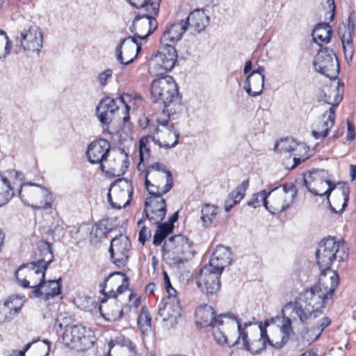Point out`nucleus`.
Returning a JSON list of instances; mask_svg holds the SVG:
<instances>
[{"label": "nucleus", "mask_w": 356, "mask_h": 356, "mask_svg": "<svg viewBox=\"0 0 356 356\" xmlns=\"http://www.w3.org/2000/svg\"><path fill=\"white\" fill-rule=\"evenodd\" d=\"M36 261L22 264L15 272L17 282L24 288H32L34 297L44 300L47 306H51L49 311L56 309L58 303L54 300L61 293L62 280L45 281V273L49 265L53 262L54 254L51 244L42 241L35 252Z\"/></svg>", "instance_id": "f257e3e1"}, {"label": "nucleus", "mask_w": 356, "mask_h": 356, "mask_svg": "<svg viewBox=\"0 0 356 356\" xmlns=\"http://www.w3.org/2000/svg\"><path fill=\"white\" fill-rule=\"evenodd\" d=\"M151 230L146 226H143L139 232L138 241L141 244L144 245L151 238Z\"/></svg>", "instance_id": "864d4df0"}, {"label": "nucleus", "mask_w": 356, "mask_h": 356, "mask_svg": "<svg viewBox=\"0 0 356 356\" xmlns=\"http://www.w3.org/2000/svg\"><path fill=\"white\" fill-rule=\"evenodd\" d=\"M165 289L168 293V296L165 298L172 299V298H174L175 299H178L177 298V291L172 286H170L169 288H165Z\"/></svg>", "instance_id": "0e129e2a"}, {"label": "nucleus", "mask_w": 356, "mask_h": 356, "mask_svg": "<svg viewBox=\"0 0 356 356\" xmlns=\"http://www.w3.org/2000/svg\"><path fill=\"white\" fill-rule=\"evenodd\" d=\"M20 42L25 51H40L43 44L40 28L35 24H28L20 33Z\"/></svg>", "instance_id": "aec40b11"}, {"label": "nucleus", "mask_w": 356, "mask_h": 356, "mask_svg": "<svg viewBox=\"0 0 356 356\" xmlns=\"http://www.w3.org/2000/svg\"><path fill=\"white\" fill-rule=\"evenodd\" d=\"M289 339V338L284 336H282L280 341H277L275 343H273L272 341H270V343H268V344L270 346L273 347L274 348L279 350L282 348L287 343Z\"/></svg>", "instance_id": "6e6d98bb"}, {"label": "nucleus", "mask_w": 356, "mask_h": 356, "mask_svg": "<svg viewBox=\"0 0 356 356\" xmlns=\"http://www.w3.org/2000/svg\"><path fill=\"white\" fill-rule=\"evenodd\" d=\"M108 298L104 296L99 306V310L102 316L106 321L110 322L120 320L123 316V309L116 300L104 305V304L106 303Z\"/></svg>", "instance_id": "7c9ffc66"}, {"label": "nucleus", "mask_w": 356, "mask_h": 356, "mask_svg": "<svg viewBox=\"0 0 356 356\" xmlns=\"http://www.w3.org/2000/svg\"><path fill=\"white\" fill-rule=\"evenodd\" d=\"M254 74L260 76L265 79L264 68L261 66H259L257 69L254 70L248 76H252Z\"/></svg>", "instance_id": "e2e57ef3"}, {"label": "nucleus", "mask_w": 356, "mask_h": 356, "mask_svg": "<svg viewBox=\"0 0 356 356\" xmlns=\"http://www.w3.org/2000/svg\"><path fill=\"white\" fill-rule=\"evenodd\" d=\"M0 179L6 187V190L4 193L0 194V207H2L6 204L13 197L14 195V191L10 186V181L6 177L0 174Z\"/></svg>", "instance_id": "c03bdc74"}, {"label": "nucleus", "mask_w": 356, "mask_h": 356, "mask_svg": "<svg viewBox=\"0 0 356 356\" xmlns=\"http://www.w3.org/2000/svg\"><path fill=\"white\" fill-rule=\"evenodd\" d=\"M163 250L169 254L175 264H183L194 254L192 243L186 236L179 234L170 237L165 241Z\"/></svg>", "instance_id": "6e6552de"}, {"label": "nucleus", "mask_w": 356, "mask_h": 356, "mask_svg": "<svg viewBox=\"0 0 356 356\" xmlns=\"http://www.w3.org/2000/svg\"><path fill=\"white\" fill-rule=\"evenodd\" d=\"M188 29V22H184V19L179 20L165 27L162 36L160 38L161 44H175L179 41L184 33Z\"/></svg>", "instance_id": "b1692460"}, {"label": "nucleus", "mask_w": 356, "mask_h": 356, "mask_svg": "<svg viewBox=\"0 0 356 356\" xmlns=\"http://www.w3.org/2000/svg\"><path fill=\"white\" fill-rule=\"evenodd\" d=\"M132 195L131 182L127 179L120 178L111 185L107 197L113 208L120 209L130 204Z\"/></svg>", "instance_id": "9d476101"}, {"label": "nucleus", "mask_w": 356, "mask_h": 356, "mask_svg": "<svg viewBox=\"0 0 356 356\" xmlns=\"http://www.w3.org/2000/svg\"><path fill=\"white\" fill-rule=\"evenodd\" d=\"M151 321L152 318L147 308L143 306L138 318V325L143 332L151 329Z\"/></svg>", "instance_id": "37998d69"}, {"label": "nucleus", "mask_w": 356, "mask_h": 356, "mask_svg": "<svg viewBox=\"0 0 356 356\" xmlns=\"http://www.w3.org/2000/svg\"><path fill=\"white\" fill-rule=\"evenodd\" d=\"M260 334L259 339L264 341L266 343H270V339L268 337L267 331L265 327H263L261 324L259 325Z\"/></svg>", "instance_id": "052dcab7"}, {"label": "nucleus", "mask_w": 356, "mask_h": 356, "mask_svg": "<svg viewBox=\"0 0 356 356\" xmlns=\"http://www.w3.org/2000/svg\"><path fill=\"white\" fill-rule=\"evenodd\" d=\"M331 320L328 317L323 318L312 328L309 330L303 336L304 339L310 344L316 341L321 336L323 331L330 325Z\"/></svg>", "instance_id": "58836bf2"}, {"label": "nucleus", "mask_w": 356, "mask_h": 356, "mask_svg": "<svg viewBox=\"0 0 356 356\" xmlns=\"http://www.w3.org/2000/svg\"><path fill=\"white\" fill-rule=\"evenodd\" d=\"M163 298L159 305L158 314L163 321H170V324L177 323V319L181 314V305L179 299L174 298Z\"/></svg>", "instance_id": "393cba45"}, {"label": "nucleus", "mask_w": 356, "mask_h": 356, "mask_svg": "<svg viewBox=\"0 0 356 356\" xmlns=\"http://www.w3.org/2000/svg\"><path fill=\"white\" fill-rule=\"evenodd\" d=\"M177 59V53L175 46L161 44L159 50L150 61L149 71L155 76L162 75L174 67Z\"/></svg>", "instance_id": "1a4fd4ad"}, {"label": "nucleus", "mask_w": 356, "mask_h": 356, "mask_svg": "<svg viewBox=\"0 0 356 356\" xmlns=\"http://www.w3.org/2000/svg\"><path fill=\"white\" fill-rule=\"evenodd\" d=\"M221 274L220 271L212 270L211 266H203L196 276L197 287L207 296L216 294L220 288Z\"/></svg>", "instance_id": "2eb2a0df"}, {"label": "nucleus", "mask_w": 356, "mask_h": 356, "mask_svg": "<svg viewBox=\"0 0 356 356\" xmlns=\"http://www.w3.org/2000/svg\"><path fill=\"white\" fill-rule=\"evenodd\" d=\"M145 185L149 194H166L174 186L172 172L163 163H152L146 169Z\"/></svg>", "instance_id": "7ed1b4c3"}, {"label": "nucleus", "mask_w": 356, "mask_h": 356, "mask_svg": "<svg viewBox=\"0 0 356 356\" xmlns=\"http://www.w3.org/2000/svg\"><path fill=\"white\" fill-rule=\"evenodd\" d=\"M302 149H305L304 144L296 142L293 138H286L281 139L275 145V151L280 152L281 153H291L293 155H294L293 159V164L291 168V169L298 165L301 161L306 160L307 157H298V156L300 155L298 152H300Z\"/></svg>", "instance_id": "cd10ccee"}, {"label": "nucleus", "mask_w": 356, "mask_h": 356, "mask_svg": "<svg viewBox=\"0 0 356 356\" xmlns=\"http://www.w3.org/2000/svg\"><path fill=\"white\" fill-rule=\"evenodd\" d=\"M22 305V299L10 296L8 300L5 301L2 305H0V322L10 320L13 314L15 315L19 312Z\"/></svg>", "instance_id": "72a5a7b5"}, {"label": "nucleus", "mask_w": 356, "mask_h": 356, "mask_svg": "<svg viewBox=\"0 0 356 356\" xmlns=\"http://www.w3.org/2000/svg\"><path fill=\"white\" fill-rule=\"evenodd\" d=\"M336 115L335 109L330 107V109L323 115V119L316 126V128L312 130V135L316 139H321L326 137L328 134L330 129L334 124Z\"/></svg>", "instance_id": "2f4dec72"}, {"label": "nucleus", "mask_w": 356, "mask_h": 356, "mask_svg": "<svg viewBox=\"0 0 356 356\" xmlns=\"http://www.w3.org/2000/svg\"><path fill=\"white\" fill-rule=\"evenodd\" d=\"M332 34V29L328 24L319 23L315 26L312 32V37L314 40L321 47H323L321 43L330 42Z\"/></svg>", "instance_id": "4c0bfd02"}, {"label": "nucleus", "mask_w": 356, "mask_h": 356, "mask_svg": "<svg viewBox=\"0 0 356 356\" xmlns=\"http://www.w3.org/2000/svg\"><path fill=\"white\" fill-rule=\"evenodd\" d=\"M217 215V207L215 205L206 204L202 209L201 220L204 226L212 223L213 219Z\"/></svg>", "instance_id": "a19ab883"}, {"label": "nucleus", "mask_w": 356, "mask_h": 356, "mask_svg": "<svg viewBox=\"0 0 356 356\" xmlns=\"http://www.w3.org/2000/svg\"><path fill=\"white\" fill-rule=\"evenodd\" d=\"M320 97H321V100L323 101L325 103H327L328 104H332V107H333V108L334 106H337L341 100V98H340L339 99H336L335 104L332 103L330 100V97H327V94L325 92H324L323 91H322V94H321Z\"/></svg>", "instance_id": "13d9d810"}, {"label": "nucleus", "mask_w": 356, "mask_h": 356, "mask_svg": "<svg viewBox=\"0 0 356 356\" xmlns=\"http://www.w3.org/2000/svg\"><path fill=\"white\" fill-rule=\"evenodd\" d=\"M119 106L116 101L110 97L102 99L96 108V115L101 123L108 125L113 120Z\"/></svg>", "instance_id": "c85d7f7f"}, {"label": "nucleus", "mask_w": 356, "mask_h": 356, "mask_svg": "<svg viewBox=\"0 0 356 356\" xmlns=\"http://www.w3.org/2000/svg\"><path fill=\"white\" fill-rule=\"evenodd\" d=\"M158 27L155 15L149 14L137 15L130 28L131 33H135L136 39H146Z\"/></svg>", "instance_id": "6ab92c4d"}, {"label": "nucleus", "mask_w": 356, "mask_h": 356, "mask_svg": "<svg viewBox=\"0 0 356 356\" xmlns=\"http://www.w3.org/2000/svg\"><path fill=\"white\" fill-rule=\"evenodd\" d=\"M261 202H263V200L261 197V192H259L252 195L251 200L248 202V205L253 208H257L260 207Z\"/></svg>", "instance_id": "5fc2aeb1"}, {"label": "nucleus", "mask_w": 356, "mask_h": 356, "mask_svg": "<svg viewBox=\"0 0 356 356\" xmlns=\"http://www.w3.org/2000/svg\"><path fill=\"white\" fill-rule=\"evenodd\" d=\"M110 143L106 139L92 141L88 147L86 156L91 163H100L105 161L110 152Z\"/></svg>", "instance_id": "a878e982"}, {"label": "nucleus", "mask_w": 356, "mask_h": 356, "mask_svg": "<svg viewBox=\"0 0 356 356\" xmlns=\"http://www.w3.org/2000/svg\"><path fill=\"white\" fill-rule=\"evenodd\" d=\"M347 129L348 133L346 136L347 140H352L355 138L356 136V132L355 131V127L353 124H351L349 120L347 121Z\"/></svg>", "instance_id": "4d7b16f0"}, {"label": "nucleus", "mask_w": 356, "mask_h": 356, "mask_svg": "<svg viewBox=\"0 0 356 356\" xmlns=\"http://www.w3.org/2000/svg\"><path fill=\"white\" fill-rule=\"evenodd\" d=\"M266 345L267 343L258 338L249 342L245 349L252 355H259L266 349Z\"/></svg>", "instance_id": "a18cd8bd"}, {"label": "nucleus", "mask_w": 356, "mask_h": 356, "mask_svg": "<svg viewBox=\"0 0 356 356\" xmlns=\"http://www.w3.org/2000/svg\"><path fill=\"white\" fill-rule=\"evenodd\" d=\"M278 193H284V197H286V199L291 200V202H293L296 195L297 191L293 184L286 183L282 185V191Z\"/></svg>", "instance_id": "09e8293b"}, {"label": "nucleus", "mask_w": 356, "mask_h": 356, "mask_svg": "<svg viewBox=\"0 0 356 356\" xmlns=\"http://www.w3.org/2000/svg\"><path fill=\"white\" fill-rule=\"evenodd\" d=\"M327 3L328 4L330 10L332 11L331 19H332L334 18L336 9L334 0H327Z\"/></svg>", "instance_id": "774afa93"}, {"label": "nucleus", "mask_w": 356, "mask_h": 356, "mask_svg": "<svg viewBox=\"0 0 356 356\" xmlns=\"http://www.w3.org/2000/svg\"><path fill=\"white\" fill-rule=\"evenodd\" d=\"M195 316L197 323L200 324L202 327H216L223 325V317H228V314H220L216 316L213 308L208 305L200 306L195 311Z\"/></svg>", "instance_id": "5701e85b"}, {"label": "nucleus", "mask_w": 356, "mask_h": 356, "mask_svg": "<svg viewBox=\"0 0 356 356\" xmlns=\"http://www.w3.org/2000/svg\"><path fill=\"white\" fill-rule=\"evenodd\" d=\"M287 311H291L292 314H295L302 324L321 315L318 309H314L300 297L296 299L294 302H289L283 307V312Z\"/></svg>", "instance_id": "412c9836"}, {"label": "nucleus", "mask_w": 356, "mask_h": 356, "mask_svg": "<svg viewBox=\"0 0 356 356\" xmlns=\"http://www.w3.org/2000/svg\"><path fill=\"white\" fill-rule=\"evenodd\" d=\"M178 211L174 213L167 222L156 223V231L153 237V244L159 246L163 241L172 232L174 223L178 220Z\"/></svg>", "instance_id": "473e14b6"}, {"label": "nucleus", "mask_w": 356, "mask_h": 356, "mask_svg": "<svg viewBox=\"0 0 356 356\" xmlns=\"http://www.w3.org/2000/svg\"><path fill=\"white\" fill-rule=\"evenodd\" d=\"M315 70L330 79L335 78L339 72V65L332 49L323 47L318 50L314 60Z\"/></svg>", "instance_id": "9b49d317"}, {"label": "nucleus", "mask_w": 356, "mask_h": 356, "mask_svg": "<svg viewBox=\"0 0 356 356\" xmlns=\"http://www.w3.org/2000/svg\"><path fill=\"white\" fill-rule=\"evenodd\" d=\"M161 127H156L151 136V140L160 148L175 147L179 143V133L175 129L174 124H170L168 120H158Z\"/></svg>", "instance_id": "ddd939ff"}, {"label": "nucleus", "mask_w": 356, "mask_h": 356, "mask_svg": "<svg viewBox=\"0 0 356 356\" xmlns=\"http://www.w3.org/2000/svg\"><path fill=\"white\" fill-rule=\"evenodd\" d=\"M339 282V277L336 272H330L328 277L320 275L318 282L302 293L300 297L322 314L326 302L332 298Z\"/></svg>", "instance_id": "f03ea898"}, {"label": "nucleus", "mask_w": 356, "mask_h": 356, "mask_svg": "<svg viewBox=\"0 0 356 356\" xmlns=\"http://www.w3.org/2000/svg\"><path fill=\"white\" fill-rule=\"evenodd\" d=\"M340 243L334 237H328L323 239L318 244L316 251L317 264L321 270L320 275L330 276V267L334 261H343L348 257V254L339 250Z\"/></svg>", "instance_id": "20e7f679"}, {"label": "nucleus", "mask_w": 356, "mask_h": 356, "mask_svg": "<svg viewBox=\"0 0 356 356\" xmlns=\"http://www.w3.org/2000/svg\"><path fill=\"white\" fill-rule=\"evenodd\" d=\"M151 140V136H145L140 138L139 140V164L138 165L143 163L145 159H148L150 156V149H149V140Z\"/></svg>", "instance_id": "79ce46f5"}, {"label": "nucleus", "mask_w": 356, "mask_h": 356, "mask_svg": "<svg viewBox=\"0 0 356 356\" xmlns=\"http://www.w3.org/2000/svg\"><path fill=\"white\" fill-rule=\"evenodd\" d=\"M145 201L143 216L148 219L152 225L161 222L167 213V205L165 200L162 197L163 194H149Z\"/></svg>", "instance_id": "dca6fc26"}, {"label": "nucleus", "mask_w": 356, "mask_h": 356, "mask_svg": "<svg viewBox=\"0 0 356 356\" xmlns=\"http://www.w3.org/2000/svg\"><path fill=\"white\" fill-rule=\"evenodd\" d=\"M19 196L24 204L33 209H46L51 207V193L39 184H24L19 191Z\"/></svg>", "instance_id": "423d86ee"}, {"label": "nucleus", "mask_w": 356, "mask_h": 356, "mask_svg": "<svg viewBox=\"0 0 356 356\" xmlns=\"http://www.w3.org/2000/svg\"><path fill=\"white\" fill-rule=\"evenodd\" d=\"M184 22H188V26L193 27L200 33L203 31L209 22V17L203 11L199 10L191 12Z\"/></svg>", "instance_id": "c9c22d12"}, {"label": "nucleus", "mask_w": 356, "mask_h": 356, "mask_svg": "<svg viewBox=\"0 0 356 356\" xmlns=\"http://www.w3.org/2000/svg\"><path fill=\"white\" fill-rule=\"evenodd\" d=\"M6 46L4 47L5 49V53L3 56V58H5L7 54H8L10 51V49L12 48V42L11 41L9 40L8 37L6 35Z\"/></svg>", "instance_id": "338daca9"}, {"label": "nucleus", "mask_w": 356, "mask_h": 356, "mask_svg": "<svg viewBox=\"0 0 356 356\" xmlns=\"http://www.w3.org/2000/svg\"><path fill=\"white\" fill-rule=\"evenodd\" d=\"M304 184L307 191L315 196L329 197L336 186L332 182L327 170L317 169L304 177Z\"/></svg>", "instance_id": "0eeeda50"}, {"label": "nucleus", "mask_w": 356, "mask_h": 356, "mask_svg": "<svg viewBox=\"0 0 356 356\" xmlns=\"http://www.w3.org/2000/svg\"><path fill=\"white\" fill-rule=\"evenodd\" d=\"M133 6L137 8L144 9L151 15L156 16L159 13L160 0H127Z\"/></svg>", "instance_id": "ea45409f"}, {"label": "nucleus", "mask_w": 356, "mask_h": 356, "mask_svg": "<svg viewBox=\"0 0 356 356\" xmlns=\"http://www.w3.org/2000/svg\"><path fill=\"white\" fill-rule=\"evenodd\" d=\"M249 186V179L244 180L239 186L233 190L225 202V210L229 212L236 204H238L245 195Z\"/></svg>", "instance_id": "f704fd0d"}, {"label": "nucleus", "mask_w": 356, "mask_h": 356, "mask_svg": "<svg viewBox=\"0 0 356 356\" xmlns=\"http://www.w3.org/2000/svg\"><path fill=\"white\" fill-rule=\"evenodd\" d=\"M220 326V325H217L216 327H211L213 330V335L216 343L220 345H223L227 343V339Z\"/></svg>", "instance_id": "3c124183"}, {"label": "nucleus", "mask_w": 356, "mask_h": 356, "mask_svg": "<svg viewBox=\"0 0 356 356\" xmlns=\"http://www.w3.org/2000/svg\"><path fill=\"white\" fill-rule=\"evenodd\" d=\"M129 287V278L122 272H114L106 277L99 284L100 293L105 298L117 297L124 293Z\"/></svg>", "instance_id": "4468645a"}, {"label": "nucleus", "mask_w": 356, "mask_h": 356, "mask_svg": "<svg viewBox=\"0 0 356 356\" xmlns=\"http://www.w3.org/2000/svg\"><path fill=\"white\" fill-rule=\"evenodd\" d=\"M228 318L236 321V322L237 323V329H238V339L234 343H233L232 346H234L235 343H236L238 342V341L240 339H241L243 342V346H244L245 348H246L247 345L249 343V341L248 340V333L245 332V328H243L239 320L237 318V317L234 314L229 313Z\"/></svg>", "instance_id": "de8ad7c7"}, {"label": "nucleus", "mask_w": 356, "mask_h": 356, "mask_svg": "<svg viewBox=\"0 0 356 356\" xmlns=\"http://www.w3.org/2000/svg\"><path fill=\"white\" fill-rule=\"evenodd\" d=\"M119 100L123 103L124 104V106H125V109H126V115L124 116L123 118V121H124V123H127V122H129V119H130V117H129V111L130 109V107L129 106V105L125 102L124 101V97L123 96H121L119 97Z\"/></svg>", "instance_id": "680f3d73"}, {"label": "nucleus", "mask_w": 356, "mask_h": 356, "mask_svg": "<svg viewBox=\"0 0 356 356\" xmlns=\"http://www.w3.org/2000/svg\"><path fill=\"white\" fill-rule=\"evenodd\" d=\"M264 79L260 76H248L244 82V90L251 97H257L262 93Z\"/></svg>", "instance_id": "e433bc0d"}, {"label": "nucleus", "mask_w": 356, "mask_h": 356, "mask_svg": "<svg viewBox=\"0 0 356 356\" xmlns=\"http://www.w3.org/2000/svg\"><path fill=\"white\" fill-rule=\"evenodd\" d=\"M63 342L71 349L84 351L92 346V341L86 335V329L82 325H68L62 336Z\"/></svg>", "instance_id": "f8f14e48"}, {"label": "nucleus", "mask_w": 356, "mask_h": 356, "mask_svg": "<svg viewBox=\"0 0 356 356\" xmlns=\"http://www.w3.org/2000/svg\"><path fill=\"white\" fill-rule=\"evenodd\" d=\"M141 42H138L136 36H129L120 40L116 47L117 60L122 65H129L137 56L141 49Z\"/></svg>", "instance_id": "a211bd4d"}, {"label": "nucleus", "mask_w": 356, "mask_h": 356, "mask_svg": "<svg viewBox=\"0 0 356 356\" xmlns=\"http://www.w3.org/2000/svg\"><path fill=\"white\" fill-rule=\"evenodd\" d=\"M282 321L280 326V332L282 336H284L289 339L291 334L293 332V328L291 326V320L289 317L286 316V312H283V308L282 309Z\"/></svg>", "instance_id": "49530a36"}, {"label": "nucleus", "mask_w": 356, "mask_h": 356, "mask_svg": "<svg viewBox=\"0 0 356 356\" xmlns=\"http://www.w3.org/2000/svg\"><path fill=\"white\" fill-rule=\"evenodd\" d=\"M349 193L350 189L348 187H343L341 193L343 197V203L342 204L341 211H343L344 208L347 206L349 200Z\"/></svg>", "instance_id": "bf43d9fd"}, {"label": "nucleus", "mask_w": 356, "mask_h": 356, "mask_svg": "<svg viewBox=\"0 0 356 356\" xmlns=\"http://www.w3.org/2000/svg\"><path fill=\"white\" fill-rule=\"evenodd\" d=\"M277 189V188H275L271 191L263 190L261 191L263 204L272 214H278L286 211L292 204L291 200L286 199L284 193H274L271 197L270 205L268 206L269 202L267 198L272 192H274Z\"/></svg>", "instance_id": "4be33fe9"}, {"label": "nucleus", "mask_w": 356, "mask_h": 356, "mask_svg": "<svg viewBox=\"0 0 356 356\" xmlns=\"http://www.w3.org/2000/svg\"><path fill=\"white\" fill-rule=\"evenodd\" d=\"M113 75L111 69H106L98 74L97 81L102 87H105L108 79H111Z\"/></svg>", "instance_id": "603ef678"}, {"label": "nucleus", "mask_w": 356, "mask_h": 356, "mask_svg": "<svg viewBox=\"0 0 356 356\" xmlns=\"http://www.w3.org/2000/svg\"><path fill=\"white\" fill-rule=\"evenodd\" d=\"M354 32V24L351 17L343 23L339 28V34L343 44L345 58L352 60L354 54V47L353 43V34Z\"/></svg>", "instance_id": "bb28decb"}, {"label": "nucleus", "mask_w": 356, "mask_h": 356, "mask_svg": "<svg viewBox=\"0 0 356 356\" xmlns=\"http://www.w3.org/2000/svg\"><path fill=\"white\" fill-rule=\"evenodd\" d=\"M232 254L230 248L218 245L210 259L209 264L207 266H211L212 270L220 271L222 273L225 267L231 264Z\"/></svg>", "instance_id": "c756f323"}, {"label": "nucleus", "mask_w": 356, "mask_h": 356, "mask_svg": "<svg viewBox=\"0 0 356 356\" xmlns=\"http://www.w3.org/2000/svg\"><path fill=\"white\" fill-rule=\"evenodd\" d=\"M31 346V343L26 344L23 350L19 351H14L13 355H11L10 356H25V353L29 350Z\"/></svg>", "instance_id": "69168bd1"}, {"label": "nucleus", "mask_w": 356, "mask_h": 356, "mask_svg": "<svg viewBox=\"0 0 356 356\" xmlns=\"http://www.w3.org/2000/svg\"><path fill=\"white\" fill-rule=\"evenodd\" d=\"M122 154H124V155H122L118 159V161L120 163V168L118 170L115 168H113L114 173L117 172L118 175L124 174L129 164L127 154L124 153V150H122Z\"/></svg>", "instance_id": "8fccbe9b"}, {"label": "nucleus", "mask_w": 356, "mask_h": 356, "mask_svg": "<svg viewBox=\"0 0 356 356\" xmlns=\"http://www.w3.org/2000/svg\"><path fill=\"white\" fill-rule=\"evenodd\" d=\"M131 246V241L124 235L120 234L112 239L109 253L113 263L117 266H124L127 264Z\"/></svg>", "instance_id": "f3484780"}, {"label": "nucleus", "mask_w": 356, "mask_h": 356, "mask_svg": "<svg viewBox=\"0 0 356 356\" xmlns=\"http://www.w3.org/2000/svg\"><path fill=\"white\" fill-rule=\"evenodd\" d=\"M150 94L153 102L163 105L165 112V108L178 100V86L172 76H161L152 81Z\"/></svg>", "instance_id": "39448f33"}]
</instances>
